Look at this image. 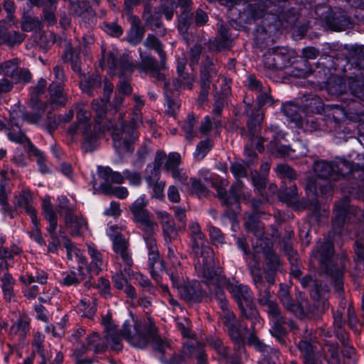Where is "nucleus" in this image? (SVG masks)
<instances>
[{"label":"nucleus","instance_id":"50","mask_svg":"<svg viewBox=\"0 0 364 364\" xmlns=\"http://www.w3.org/2000/svg\"><path fill=\"white\" fill-rule=\"evenodd\" d=\"M78 309L82 312V316L90 318H92L96 312L95 302L90 303V300L87 301L85 299L80 300L78 304Z\"/></svg>","mask_w":364,"mask_h":364},{"label":"nucleus","instance_id":"32","mask_svg":"<svg viewBox=\"0 0 364 364\" xmlns=\"http://www.w3.org/2000/svg\"><path fill=\"white\" fill-rule=\"evenodd\" d=\"M86 275L85 271L82 269V274H80V271L77 272L70 271V272H63L62 274V279L60 284L67 287L77 286L82 280L85 279Z\"/></svg>","mask_w":364,"mask_h":364},{"label":"nucleus","instance_id":"4","mask_svg":"<svg viewBox=\"0 0 364 364\" xmlns=\"http://www.w3.org/2000/svg\"><path fill=\"white\" fill-rule=\"evenodd\" d=\"M141 108L134 106L133 108V117L129 125L121 123L119 127H114L112 132L114 148L120 152L129 151L131 144L137 137L135 130L142 123L141 119Z\"/></svg>","mask_w":364,"mask_h":364},{"label":"nucleus","instance_id":"24","mask_svg":"<svg viewBox=\"0 0 364 364\" xmlns=\"http://www.w3.org/2000/svg\"><path fill=\"white\" fill-rule=\"evenodd\" d=\"M279 298L283 306L289 311L299 316H302L305 314L304 308L302 304H294L292 302L289 296V292L286 287L281 286L279 291Z\"/></svg>","mask_w":364,"mask_h":364},{"label":"nucleus","instance_id":"23","mask_svg":"<svg viewBox=\"0 0 364 364\" xmlns=\"http://www.w3.org/2000/svg\"><path fill=\"white\" fill-rule=\"evenodd\" d=\"M242 188V183L240 181H236L232 186L230 190L229 193H228L225 190L220 187L218 186L216 188L217 194L219 198L222 200L223 203L229 206L232 205L237 203V200L243 196V194H237L236 191L237 188L240 190Z\"/></svg>","mask_w":364,"mask_h":364},{"label":"nucleus","instance_id":"10","mask_svg":"<svg viewBox=\"0 0 364 364\" xmlns=\"http://www.w3.org/2000/svg\"><path fill=\"white\" fill-rule=\"evenodd\" d=\"M59 207L60 214L64 215L65 225L72 235L78 236L87 230V221L82 216L73 215V208L68 205L66 198L60 200Z\"/></svg>","mask_w":364,"mask_h":364},{"label":"nucleus","instance_id":"18","mask_svg":"<svg viewBox=\"0 0 364 364\" xmlns=\"http://www.w3.org/2000/svg\"><path fill=\"white\" fill-rule=\"evenodd\" d=\"M282 110L284 114L291 122H294L297 127L307 129L309 123V119H305V111L293 102H287L282 105Z\"/></svg>","mask_w":364,"mask_h":364},{"label":"nucleus","instance_id":"55","mask_svg":"<svg viewBox=\"0 0 364 364\" xmlns=\"http://www.w3.org/2000/svg\"><path fill=\"white\" fill-rule=\"evenodd\" d=\"M216 75L217 70L213 61L208 60L200 71V82L203 81L204 75L206 77L205 78H207L205 81L210 83V80L216 76Z\"/></svg>","mask_w":364,"mask_h":364},{"label":"nucleus","instance_id":"17","mask_svg":"<svg viewBox=\"0 0 364 364\" xmlns=\"http://www.w3.org/2000/svg\"><path fill=\"white\" fill-rule=\"evenodd\" d=\"M77 111V124L72 126L68 129V133L72 136V137L75 135L77 131L81 132H86L87 130H90L91 132V129H92V125L90 122L91 114L89 111L84 109V105L82 104H77L76 105Z\"/></svg>","mask_w":364,"mask_h":364},{"label":"nucleus","instance_id":"30","mask_svg":"<svg viewBox=\"0 0 364 364\" xmlns=\"http://www.w3.org/2000/svg\"><path fill=\"white\" fill-rule=\"evenodd\" d=\"M245 226L247 232H252L257 238L256 247L257 248L258 246H261L264 235L263 225L259 222L255 220L252 217H250Z\"/></svg>","mask_w":364,"mask_h":364},{"label":"nucleus","instance_id":"53","mask_svg":"<svg viewBox=\"0 0 364 364\" xmlns=\"http://www.w3.org/2000/svg\"><path fill=\"white\" fill-rule=\"evenodd\" d=\"M130 269L124 268V272L120 271L119 273H117L112 277V280L116 288L118 289H123L126 284H128L127 279L125 275L127 274L129 279H131Z\"/></svg>","mask_w":364,"mask_h":364},{"label":"nucleus","instance_id":"43","mask_svg":"<svg viewBox=\"0 0 364 364\" xmlns=\"http://www.w3.org/2000/svg\"><path fill=\"white\" fill-rule=\"evenodd\" d=\"M109 100L108 97L99 100H94L92 103V109L96 112V123L100 125L102 123L106 114V106Z\"/></svg>","mask_w":364,"mask_h":364},{"label":"nucleus","instance_id":"47","mask_svg":"<svg viewBox=\"0 0 364 364\" xmlns=\"http://www.w3.org/2000/svg\"><path fill=\"white\" fill-rule=\"evenodd\" d=\"M181 163V155L177 152H171L164 164V167L166 171L170 173L174 170L178 169Z\"/></svg>","mask_w":364,"mask_h":364},{"label":"nucleus","instance_id":"28","mask_svg":"<svg viewBox=\"0 0 364 364\" xmlns=\"http://www.w3.org/2000/svg\"><path fill=\"white\" fill-rule=\"evenodd\" d=\"M31 99L33 112L26 116L25 119L30 123L36 124L42 118L48 105L45 102L38 101L33 97Z\"/></svg>","mask_w":364,"mask_h":364},{"label":"nucleus","instance_id":"40","mask_svg":"<svg viewBox=\"0 0 364 364\" xmlns=\"http://www.w3.org/2000/svg\"><path fill=\"white\" fill-rule=\"evenodd\" d=\"M197 123V119L192 114H188L186 119L182 124V130L185 133L186 139L191 141L196 136L195 127Z\"/></svg>","mask_w":364,"mask_h":364},{"label":"nucleus","instance_id":"31","mask_svg":"<svg viewBox=\"0 0 364 364\" xmlns=\"http://www.w3.org/2000/svg\"><path fill=\"white\" fill-rule=\"evenodd\" d=\"M1 287L4 293V299L8 301H11L14 296V286L15 281L11 274L6 272L1 277Z\"/></svg>","mask_w":364,"mask_h":364},{"label":"nucleus","instance_id":"46","mask_svg":"<svg viewBox=\"0 0 364 364\" xmlns=\"http://www.w3.org/2000/svg\"><path fill=\"white\" fill-rule=\"evenodd\" d=\"M213 146V143L210 139H205L200 141L196 148L194 157L197 160H202L209 152Z\"/></svg>","mask_w":364,"mask_h":364},{"label":"nucleus","instance_id":"27","mask_svg":"<svg viewBox=\"0 0 364 364\" xmlns=\"http://www.w3.org/2000/svg\"><path fill=\"white\" fill-rule=\"evenodd\" d=\"M97 170L100 177L105 181V183H108L109 181H111L114 183L121 184L124 181L125 176L123 173L113 171L109 166H98Z\"/></svg>","mask_w":364,"mask_h":364},{"label":"nucleus","instance_id":"35","mask_svg":"<svg viewBox=\"0 0 364 364\" xmlns=\"http://www.w3.org/2000/svg\"><path fill=\"white\" fill-rule=\"evenodd\" d=\"M247 124L250 132V139L253 141L254 138H257V131L263 120V114L259 112L252 115L247 114Z\"/></svg>","mask_w":364,"mask_h":364},{"label":"nucleus","instance_id":"57","mask_svg":"<svg viewBox=\"0 0 364 364\" xmlns=\"http://www.w3.org/2000/svg\"><path fill=\"white\" fill-rule=\"evenodd\" d=\"M0 174L3 178L0 181V204L2 207H5L7 203L9 180L6 178V171H1Z\"/></svg>","mask_w":364,"mask_h":364},{"label":"nucleus","instance_id":"37","mask_svg":"<svg viewBox=\"0 0 364 364\" xmlns=\"http://www.w3.org/2000/svg\"><path fill=\"white\" fill-rule=\"evenodd\" d=\"M167 274L171 279L173 287H176L184 280L183 272L179 263V266L176 263L171 264V267L167 269Z\"/></svg>","mask_w":364,"mask_h":364},{"label":"nucleus","instance_id":"45","mask_svg":"<svg viewBox=\"0 0 364 364\" xmlns=\"http://www.w3.org/2000/svg\"><path fill=\"white\" fill-rule=\"evenodd\" d=\"M278 61V65L284 68L290 63L289 50L284 47H276L272 48Z\"/></svg>","mask_w":364,"mask_h":364},{"label":"nucleus","instance_id":"26","mask_svg":"<svg viewBox=\"0 0 364 364\" xmlns=\"http://www.w3.org/2000/svg\"><path fill=\"white\" fill-rule=\"evenodd\" d=\"M314 171L319 178L335 181L334 166L332 163L326 161H316L314 165Z\"/></svg>","mask_w":364,"mask_h":364},{"label":"nucleus","instance_id":"29","mask_svg":"<svg viewBox=\"0 0 364 364\" xmlns=\"http://www.w3.org/2000/svg\"><path fill=\"white\" fill-rule=\"evenodd\" d=\"M29 331V323L26 319L20 318L14 323L9 331V336L14 338L18 336L19 339H23Z\"/></svg>","mask_w":364,"mask_h":364},{"label":"nucleus","instance_id":"7","mask_svg":"<svg viewBox=\"0 0 364 364\" xmlns=\"http://www.w3.org/2000/svg\"><path fill=\"white\" fill-rule=\"evenodd\" d=\"M118 50L113 48L109 51L107 56L105 55V50H102V59L100 61V65L107 67L111 73H114L119 67L120 70V78H126L127 75H131L136 68V65L130 55L129 53H124L118 61Z\"/></svg>","mask_w":364,"mask_h":364},{"label":"nucleus","instance_id":"2","mask_svg":"<svg viewBox=\"0 0 364 364\" xmlns=\"http://www.w3.org/2000/svg\"><path fill=\"white\" fill-rule=\"evenodd\" d=\"M191 247L194 254V265L197 273L204 277L213 278L215 275L213 250L207 245L205 235L197 222L189 225Z\"/></svg>","mask_w":364,"mask_h":364},{"label":"nucleus","instance_id":"8","mask_svg":"<svg viewBox=\"0 0 364 364\" xmlns=\"http://www.w3.org/2000/svg\"><path fill=\"white\" fill-rule=\"evenodd\" d=\"M147 203L145 195L140 196L130 205L129 210L133 215V220L137 227L146 235H151L154 227L157 225L146 208Z\"/></svg>","mask_w":364,"mask_h":364},{"label":"nucleus","instance_id":"36","mask_svg":"<svg viewBox=\"0 0 364 364\" xmlns=\"http://www.w3.org/2000/svg\"><path fill=\"white\" fill-rule=\"evenodd\" d=\"M100 191L105 195L114 196L119 199H124L128 196L129 192L125 187H113L109 183H104L100 186Z\"/></svg>","mask_w":364,"mask_h":364},{"label":"nucleus","instance_id":"59","mask_svg":"<svg viewBox=\"0 0 364 364\" xmlns=\"http://www.w3.org/2000/svg\"><path fill=\"white\" fill-rule=\"evenodd\" d=\"M4 73L10 77H14L18 70V60L12 59L1 64Z\"/></svg>","mask_w":364,"mask_h":364},{"label":"nucleus","instance_id":"12","mask_svg":"<svg viewBox=\"0 0 364 364\" xmlns=\"http://www.w3.org/2000/svg\"><path fill=\"white\" fill-rule=\"evenodd\" d=\"M247 343L261 353L262 358L258 364H276V360L279 358V353L276 349L264 344L255 334L250 335Z\"/></svg>","mask_w":364,"mask_h":364},{"label":"nucleus","instance_id":"33","mask_svg":"<svg viewBox=\"0 0 364 364\" xmlns=\"http://www.w3.org/2000/svg\"><path fill=\"white\" fill-rule=\"evenodd\" d=\"M248 267L255 287H259L262 284V280H263V277L262 275L260 264L255 254L252 255L251 259L248 262Z\"/></svg>","mask_w":364,"mask_h":364},{"label":"nucleus","instance_id":"20","mask_svg":"<svg viewBox=\"0 0 364 364\" xmlns=\"http://www.w3.org/2000/svg\"><path fill=\"white\" fill-rule=\"evenodd\" d=\"M63 246L66 249L68 259L77 263V269L80 271V274H82L84 267H87V260L82 251L73 245L70 240L65 237H63Z\"/></svg>","mask_w":364,"mask_h":364},{"label":"nucleus","instance_id":"14","mask_svg":"<svg viewBox=\"0 0 364 364\" xmlns=\"http://www.w3.org/2000/svg\"><path fill=\"white\" fill-rule=\"evenodd\" d=\"M102 323L105 331V341L114 350H120L122 348V336L116 328L115 324L111 321L110 316L107 314L102 319Z\"/></svg>","mask_w":364,"mask_h":364},{"label":"nucleus","instance_id":"64","mask_svg":"<svg viewBox=\"0 0 364 364\" xmlns=\"http://www.w3.org/2000/svg\"><path fill=\"white\" fill-rule=\"evenodd\" d=\"M123 174L131 186H138L141 184V176L138 172L126 169L123 171Z\"/></svg>","mask_w":364,"mask_h":364},{"label":"nucleus","instance_id":"58","mask_svg":"<svg viewBox=\"0 0 364 364\" xmlns=\"http://www.w3.org/2000/svg\"><path fill=\"white\" fill-rule=\"evenodd\" d=\"M8 137L10 140L17 143H26L28 141V138L26 135L19 129L18 125L11 126V129L8 133Z\"/></svg>","mask_w":364,"mask_h":364},{"label":"nucleus","instance_id":"48","mask_svg":"<svg viewBox=\"0 0 364 364\" xmlns=\"http://www.w3.org/2000/svg\"><path fill=\"white\" fill-rule=\"evenodd\" d=\"M44 338V335L40 332H36L33 336V346L35 347L36 352L42 358L40 364H46V355L43 347Z\"/></svg>","mask_w":364,"mask_h":364},{"label":"nucleus","instance_id":"34","mask_svg":"<svg viewBox=\"0 0 364 364\" xmlns=\"http://www.w3.org/2000/svg\"><path fill=\"white\" fill-rule=\"evenodd\" d=\"M97 126L86 132H82L84 136V141L82 143V149L85 151H93L97 146Z\"/></svg>","mask_w":364,"mask_h":364},{"label":"nucleus","instance_id":"49","mask_svg":"<svg viewBox=\"0 0 364 364\" xmlns=\"http://www.w3.org/2000/svg\"><path fill=\"white\" fill-rule=\"evenodd\" d=\"M230 170L236 181H240V178L247 176V164L243 161H236L231 164Z\"/></svg>","mask_w":364,"mask_h":364},{"label":"nucleus","instance_id":"56","mask_svg":"<svg viewBox=\"0 0 364 364\" xmlns=\"http://www.w3.org/2000/svg\"><path fill=\"white\" fill-rule=\"evenodd\" d=\"M213 124H214L215 128L217 129L218 127L221 126V122L215 119H214L213 122L209 116H205L199 127V132L202 134H208L212 130Z\"/></svg>","mask_w":364,"mask_h":364},{"label":"nucleus","instance_id":"9","mask_svg":"<svg viewBox=\"0 0 364 364\" xmlns=\"http://www.w3.org/2000/svg\"><path fill=\"white\" fill-rule=\"evenodd\" d=\"M198 276L205 279L203 284L198 281H192L186 282L185 281L176 287L178 293L184 300L188 302H199L205 295V291L203 288V285H207L208 282H214L216 279L217 274L213 278H207L202 277L198 273Z\"/></svg>","mask_w":364,"mask_h":364},{"label":"nucleus","instance_id":"3","mask_svg":"<svg viewBox=\"0 0 364 364\" xmlns=\"http://www.w3.org/2000/svg\"><path fill=\"white\" fill-rule=\"evenodd\" d=\"M144 46L154 50L159 55L160 63H158L154 58L150 55L144 56L141 50L140 58L141 64L138 67L140 73H146L149 71L151 76L156 80H164V74L161 71L166 69V53L163 49L162 43L153 35H148Z\"/></svg>","mask_w":364,"mask_h":364},{"label":"nucleus","instance_id":"63","mask_svg":"<svg viewBox=\"0 0 364 364\" xmlns=\"http://www.w3.org/2000/svg\"><path fill=\"white\" fill-rule=\"evenodd\" d=\"M24 39L23 34L18 32L13 31L7 33L4 36V41L5 43L9 46H14L16 44L21 43Z\"/></svg>","mask_w":364,"mask_h":364},{"label":"nucleus","instance_id":"25","mask_svg":"<svg viewBox=\"0 0 364 364\" xmlns=\"http://www.w3.org/2000/svg\"><path fill=\"white\" fill-rule=\"evenodd\" d=\"M113 243V249L116 254L119 255L124 264L130 267L133 264L131 253L128 249V243L124 237L120 239H114Z\"/></svg>","mask_w":364,"mask_h":364},{"label":"nucleus","instance_id":"22","mask_svg":"<svg viewBox=\"0 0 364 364\" xmlns=\"http://www.w3.org/2000/svg\"><path fill=\"white\" fill-rule=\"evenodd\" d=\"M86 343H82L81 347L78 348V353L82 354L87 350H92L95 353L102 352L106 348L105 342L101 341L99 335L95 332H92L85 337Z\"/></svg>","mask_w":364,"mask_h":364},{"label":"nucleus","instance_id":"60","mask_svg":"<svg viewBox=\"0 0 364 364\" xmlns=\"http://www.w3.org/2000/svg\"><path fill=\"white\" fill-rule=\"evenodd\" d=\"M209 235L211 241L215 245H222L225 242V237L221 230L214 226H209Z\"/></svg>","mask_w":364,"mask_h":364},{"label":"nucleus","instance_id":"42","mask_svg":"<svg viewBox=\"0 0 364 364\" xmlns=\"http://www.w3.org/2000/svg\"><path fill=\"white\" fill-rule=\"evenodd\" d=\"M298 348L302 353L304 363L306 364H314V348L308 341H301L298 344Z\"/></svg>","mask_w":364,"mask_h":364},{"label":"nucleus","instance_id":"5","mask_svg":"<svg viewBox=\"0 0 364 364\" xmlns=\"http://www.w3.org/2000/svg\"><path fill=\"white\" fill-rule=\"evenodd\" d=\"M229 291L236 301L244 316L253 321L254 324H260V318L254 308V296L249 287L235 282L229 285Z\"/></svg>","mask_w":364,"mask_h":364},{"label":"nucleus","instance_id":"38","mask_svg":"<svg viewBox=\"0 0 364 364\" xmlns=\"http://www.w3.org/2000/svg\"><path fill=\"white\" fill-rule=\"evenodd\" d=\"M69 8L70 13L74 16L82 17V18H86L88 16V19L92 21L95 19L92 11L85 9L77 1L70 0Z\"/></svg>","mask_w":364,"mask_h":364},{"label":"nucleus","instance_id":"1","mask_svg":"<svg viewBox=\"0 0 364 364\" xmlns=\"http://www.w3.org/2000/svg\"><path fill=\"white\" fill-rule=\"evenodd\" d=\"M149 325L136 323L133 326L129 323H124L122 334L123 337L134 347L144 348L151 340L154 350L163 354L171 351L170 343L156 334V328L153 321L149 318Z\"/></svg>","mask_w":364,"mask_h":364},{"label":"nucleus","instance_id":"11","mask_svg":"<svg viewBox=\"0 0 364 364\" xmlns=\"http://www.w3.org/2000/svg\"><path fill=\"white\" fill-rule=\"evenodd\" d=\"M333 245L329 241H324L317 244L316 249L312 252V260H317L321 268L327 273L333 274L331 265L333 264Z\"/></svg>","mask_w":364,"mask_h":364},{"label":"nucleus","instance_id":"62","mask_svg":"<svg viewBox=\"0 0 364 364\" xmlns=\"http://www.w3.org/2000/svg\"><path fill=\"white\" fill-rule=\"evenodd\" d=\"M277 173L281 177L287 178L290 180L294 179L296 178V173L293 171V169L287 164H279L277 167Z\"/></svg>","mask_w":364,"mask_h":364},{"label":"nucleus","instance_id":"21","mask_svg":"<svg viewBox=\"0 0 364 364\" xmlns=\"http://www.w3.org/2000/svg\"><path fill=\"white\" fill-rule=\"evenodd\" d=\"M87 252L91 261L90 264H87V267H84V270L86 274L97 275L105 266L102 255L97 249L91 245L87 246Z\"/></svg>","mask_w":364,"mask_h":364},{"label":"nucleus","instance_id":"44","mask_svg":"<svg viewBox=\"0 0 364 364\" xmlns=\"http://www.w3.org/2000/svg\"><path fill=\"white\" fill-rule=\"evenodd\" d=\"M264 306H267L268 313L274 317L278 323L281 324L287 323L291 328L296 327V325L293 321L289 320L287 321L283 317L280 316L278 306L274 300Z\"/></svg>","mask_w":364,"mask_h":364},{"label":"nucleus","instance_id":"52","mask_svg":"<svg viewBox=\"0 0 364 364\" xmlns=\"http://www.w3.org/2000/svg\"><path fill=\"white\" fill-rule=\"evenodd\" d=\"M144 28L138 25L132 26L127 35V41L132 44L139 43L144 36Z\"/></svg>","mask_w":364,"mask_h":364},{"label":"nucleus","instance_id":"54","mask_svg":"<svg viewBox=\"0 0 364 364\" xmlns=\"http://www.w3.org/2000/svg\"><path fill=\"white\" fill-rule=\"evenodd\" d=\"M256 288L258 290V301L261 305L265 306L273 301L270 290L268 288H265L263 280H262L260 287H256Z\"/></svg>","mask_w":364,"mask_h":364},{"label":"nucleus","instance_id":"13","mask_svg":"<svg viewBox=\"0 0 364 364\" xmlns=\"http://www.w3.org/2000/svg\"><path fill=\"white\" fill-rule=\"evenodd\" d=\"M332 164L334 166L335 181L350 173L355 178H358L360 181H364L363 166L359 169L355 168L352 163L341 158L336 159Z\"/></svg>","mask_w":364,"mask_h":364},{"label":"nucleus","instance_id":"41","mask_svg":"<svg viewBox=\"0 0 364 364\" xmlns=\"http://www.w3.org/2000/svg\"><path fill=\"white\" fill-rule=\"evenodd\" d=\"M80 85L82 92L91 95L93 90L100 87L101 80L98 75H95L81 80Z\"/></svg>","mask_w":364,"mask_h":364},{"label":"nucleus","instance_id":"16","mask_svg":"<svg viewBox=\"0 0 364 364\" xmlns=\"http://www.w3.org/2000/svg\"><path fill=\"white\" fill-rule=\"evenodd\" d=\"M32 196L30 191L23 190L15 198V208L20 212L25 211L30 215L31 222L36 226L38 224V219L36 215V210L32 205Z\"/></svg>","mask_w":364,"mask_h":364},{"label":"nucleus","instance_id":"51","mask_svg":"<svg viewBox=\"0 0 364 364\" xmlns=\"http://www.w3.org/2000/svg\"><path fill=\"white\" fill-rule=\"evenodd\" d=\"M41 22L38 18L31 16H23L21 20V29L23 31L29 32L40 29Z\"/></svg>","mask_w":364,"mask_h":364},{"label":"nucleus","instance_id":"6","mask_svg":"<svg viewBox=\"0 0 364 364\" xmlns=\"http://www.w3.org/2000/svg\"><path fill=\"white\" fill-rule=\"evenodd\" d=\"M215 299L223 310V322L226 328L228 335L234 343L235 350L241 353L245 345L244 339L240 333L239 328L242 325L236 323L234 314L228 310V303L223 291L219 290L215 294Z\"/></svg>","mask_w":364,"mask_h":364},{"label":"nucleus","instance_id":"15","mask_svg":"<svg viewBox=\"0 0 364 364\" xmlns=\"http://www.w3.org/2000/svg\"><path fill=\"white\" fill-rule=\"evenodd\" d=\"M55 82H52L49 87L51 102L56 105H64L66 98L63 95L62 82L64 81V73L61 68L55 66L53 68Z\"/></svg>","mask_w":364,"mask_h":364},{"label":"nucleus","instance_id":"39","mask_svg":"<svg viewBox=\"0 0 364 364\" xmlns=\"http://www.w3.org/2000/svg\"><path fill=\"white\" fill-rule=\"evenodd\" d=\"M18 253V248L17 247H14L11 250H9L7 248H0V268L8 269L13 264L12 259L14 255Z\"/></svg>","mask_w":364,"mask_h":364},{"label":"nucleus","instance_id":"19","mask_svg":"<svg viewBox=\"0 0 364 364\" xmlns=\"http://www.w3.org/2000/svg\"><path fill=\"white\" fill-rule=\"evenodd\" d=\"M156 215L161 224L164 241L171 242L177 235L174 221L166 211L157 210L156 211Z\"/></svg>","mask_w":364,"mask_h":364},{"label":"nucleus","instance_id":"61","mask_svg":"<svg viewBox=\"0 0 364 364\" xmlns=\"http://www.w3.org/2000/svg\"><path fill=\"white\" fill-rule=\"evenodd\" d=\"M297 196V188L295 186H292L289 188V191L284 189L279 194V198L282 200L285 201L287 203H294Z\"/></svg>","mask_w":364,"mask_h":364}]
</instances>
